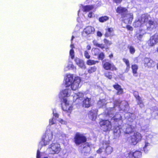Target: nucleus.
<instances>
[{
	"label": "nucleus",
	"instance_id": "f257e3e1",
	"mask_svg": "<svg viewBox=\"0 0 158 158\" xmlns=\"http://www.w3.org/2000/svg\"><path fill=\"white\" fill-rule=\"evenodd\" d=\"M81 81L80 78L78 77L73 78V74H69L66 75L65 79V85L66 87L71 86V89L73 90L78 89Z\"/></svg>",
	"mask_w": 158,
	"mask_h": 158
},
{
	"label": "nucleus",
	"instance_id": "f03ea898",
	"mask_svg": "<svg viewBox=\"0 0 158 158\" xmlns=\"http://www.w3.org/2000/svg\"><path fill=\"white\" fill-rule=\"evenodd\" d=\"M116 11L117 13L121 15V18L124 22L127 20V23L131 24L133 19V14L131 13H128L127 8L119 6L117 7Z\"/></svg>",
	"mask_w": 158,
	"mask_h": 158
},
{
	"label": "nucleus",
	"instance_id": "7ed1b4c3",
	"mask_svg": "<svg viewBox=\"0 0 158 158\" xmlns=\"http://www.w3.org/2000/svg\"><path fill=\"white\" fill-rule=\"evenodd\" d=\"M71 90L69 89H65L63 90L62 92V94L64 96L63 98V102L64 103L65 107H62V110L65 112L69 116L70 114L73 110V107L69 106V101H68L66 97L70 96Z\"/></svg>",
	"mask_w": 158,
	"mask_h": 158
},
{
	"label": "nucleus",
	"instance_id": "20e7f679",
	"mask_svg": "<svg viewBox=\"0 0 158 158\" xmlns=\"http://www.w3.org/2000/svg\"><path fill=\"white\" fill-rule=\"evenodd\" d=\"M87 141V138L83 134L77 132L74 136L73 142L77 146L82 145Z\"/></svg>",
	"mask_w": 158,
	"mask_h": 158
},
{
	"label": "nucleus",
	"instance_id": "39448f33",
	"mask_svg": "<svg viewBox=\"0 0 158 158\" xmlns=\"http://www.w3.org/2000/svg\"><path fill=\"white\" fill-rule=\"evenodd\" d=\"M100 127L104 132L110 131L112 128L111 122L108 119H101L99 122Z\"/></svg>",
	"mask_w": 158,
	"mask_h": 158
},
{
	"label": "nucleus",
	"instance_id": "423d86ee",
	"mask_svg": "<svg viewBox=\"0 0 158 158\" xmlns=\"http://www.w3.org/2000/svg\"><path fill=\"white\" fill-rule=\"evenodd\" d=\"M142 138V136L141 134L138 131H135L131 136V143L132 144L135 145L139 142L141 141Z\"/></svg>",
	"mask_w": 158,
	"mask_h": 158
},
{
	"label": "nucleus",
	"instance_id": "0eeeda50",
	"mask_svg": "<svg viewBox=\"0 0 158 158\" xmlns=\"http://www.w3.org/2000/svg\"><path fill=\"white\" fill-rule=\"evenodd\" d=\"M103 40L104 44H98L96 41H94L93 42L94 45V46L100 48L102 49H105L106 50L109 49V46L112 44V42L105 38Z\"/></svg>",
	"mask_w": 158,
	"mask_h": 158
},
{
	"label": "nucleus",
	"instance_id": "6e6552de",
	"mask_svg": "<svg viewBox=\"0 0 158 158\" xmlns=\"http://www.w3.org/2000/svg\"><path fill=\"white\" fill-rule=\"evenodd\" d=\"M124 158H141L142 153L139 151L133 152L131 151H127L124 154Z\"/></svg>",
	"mask_w": 158,
	"mask_h": 158
},
{
	"label": "nucleus",
	"instance_id": "1a4fd4ad",
	"mask_svg": "<svg viewBox=\"0 0 158 158\" xmlns=\"http://www.w3.org/2000/svg\"><path fill=\"white\" fill-rule=\"evenodd\" d=\"M158 43V34L156 33L151 36L146 44L149 47H152Z\"/></svg>",
	"mask_w": 158,
	"mask_h": 158
},
{
	"label": "nucleus",
	"instance_id": "9d476101",
	"mask_svg": "<svg viewBox=\"0 0 158 158\" xmlns=\"http://www.w3.org/2000/svg\"><path fill=\"white\" fill-rule=\"evenodd\" d=\"M102 67L106 70H111V71H117V68L113 64L111 63L109 61L106 60L102 61Z\"/></svg>",
	"mask_w": 158,
	"mask_h": 158
},
{
	"label": "nucleus",
	"instance_id": "9b49d317",
	"mask_svg": "<svg viewBox=\"0 0 158 158\" xmlns=\"http://www.w3.org/2000/svg\"><path fill=\"white\" fill-rule=\"evenodd\" d=\"M144 66L145 68H151L155 66V62L150 58L145 57L143 61Z\"/></svg>",
	"mask_w": 158,
	"mask_h": 158
},
{
	"label": "nucleus",
	"instance_id": "f8f14e48",
	"mask_svg": "<svg viewBox=\"0 0 158 158\" xmlns=\"http://www.w3.org/2000/svg\"><path fill=\"white\" fill-rule=\"evenodd\" d=\"M50 148L52 149V153L53 154H58L60 151V145L57 143H52Z\"/></svg>",
	"mask_w": 158,
	"mask_h": 158
},
{
	"label": "nucleus",
	"instance_id": "ddd939ff",
	"mask_svg": "<svg viewBox=\"0 0 158 158\" xmlns=\"http://www.w3.org/2000/svg\"><path fill=\"white\" fill-rule=\"evenodd\" d=\"M113 86L117 91L116 93L117 95H120L123 93V89L122 88L121 86L118 83H115L114 85H113Z\"/></svg>",
	"mask_w": 158,
	"mask_h": 158
},
{
	"label": "nucleus",
	"instance_id": "4468645a",
	"mask_svg": "<svg viewBox=\"0 0 158 158\" xmlns=\"http://www.w3.org/2000/svg\"><path fill=\"white\" fill-rule=\"evenodd\" d=\"M105 155H108L110 154L113 152L112 148L110 145H107V143L104 142Z\"/></svg>",
	"mask_w": 158,
	"mask_h": 158
},
{
	"label": "nucleus",
	"instance_id": "2eb2a0df",
	"mask_svg": "<svg viewBox=\"0 0 158 158\" xmlns=\"http://www.w3.org/2000/svg\"><path fill=\"white\" fill-rule=\"evenodd\" d=\"M133 95L137 101V104L139 105H143V102L141 98L139 96L138 92L135 91L134 92Z\"/></svg>",
	"mask_w": 158,
	"mask_h": 158
},
{
	"label": "nucleus",
	"instance_id": "dca6fc26",
	"mask_svg": "<svg viewBox=\"0 0 158 158\" xmlns=\"http://www.w3.org/2000/svg\"><path fill=\"white\" fill-rule=\"evenodd\" d=\"M135 127L131 125L128 124L124 131V132L126 134H131L135 131Z\"/></svg>",
	"mask_w": 158,
	"mask_h": 158
},
{
	"label": "nucleus",
	"instance_id": "f3484780",
	"mask_svg": "<svg viewBox=\"0 0 158 158\" xmlns=\"http://www.w3.org/2000/svg\"><path fill=\"white\" fill-rule=\"evenodd\" d=\"M94 30V27L91 26H88L84 29V32L87 35L93 33Z\"/></svg>",
	"mask_w": 158,
	"mask_h": 158
},
{
	"label": "nucleus",
	"instance_id": "a211bd4d",
	"mask_svg": "<svg viewBox=\"0 0 158 158\" xmlns=\"http://www.w3.org/2000/svg\"><path fill=\"white\" fill-rule=\"evenodd\" d=\"M155 23L154 21H152L151 19H150L148 22L146 23V25L147 27V29L148 30H150L151 29L153 28L152 26L153 27L155 26Z\"/></svg>",
	"mask_w": 158,
	"mask_h": 158
},
{
	"label": "nucleus",
	"instance_id": "6ab92c4d",
	"mask_svg": "<svg viewBox=\"0 0 158 158\" xmlns=\"http://www.w3.org/2000/svg\"><path fill=\"white\" fill-rule=\"evenodd\" d=\"M90 100V98H85L82 102L83 106L86 108L89 107L91 105Z\"/></svg>",
	"mask_w": 158,
	"mask_h": 158
},
{
	"label": "nucleus",
	"instance_id": "aec40b11",
	"mask_svg": "<svg viewBox=\"0 0 158 158\" xmlns=\"http://www.w3.org/2000/svg\"><path fill=\"white\" fill-rule=\"evenodd\" d=\"M122 60L126 65V68L125 70V72L127 73L130 69V64L129 60L128 59L125 58H123Z\"/></svg>",
	"mask_w": 158,
	"mask_h": 158
},
{
	"label": "nucleus",
	"instance_id": "412c9836",
	"mask_svg": "<svg viewBox=\"0 0 158 158\" xmlns=\"http://www.w3.org/2000/svg\"><path fill=\"white\" fill-rule=\"evenodd\" d=\"M131 68L132 70V73L133 75L137 76L136 75L137 74V70L138 69V66L136 64H132Z\"/></svg>",
	"mask_w": 158,
	"mask_h": 158
},
{
	"label": "nucleus",
	"instance_id": "4be33fe9",
	"mask_svg": "<svg viewBox=\"0 0 158 158\" xmlns=\"http://www.w3.org/2000/svg\"><path fill=\"white\" fill-rule=\"evenodd\" d=\"M94 110H92L88 113L89 117L93 121L96 118V115L95 113L94 112Z\"/></svg>",
	"mask_w": 158,
	"mask_h": 158
},
{
	"label": "nucleus",
	"instance_id": "5701e85b",
	"mask_svg": "<svg viewBox=\"0 0 158 158\" xmlns=\"http://www.w3.org/2000/svg\"><path fill=\"white\" fill-rule=\"evenodd\" d=\"M113 132L114 135L116 136H119L121 134V130L119 126L115 127L113 129Z\"/></svg>",
	"mask_w": 158,
	"mask_h": 158
},
{
	"label": "nucleus",
	"instance_id": "b1692460",
	"mask_svg": "<svg viewBox=\"0 0 158 158\" xmlns=\"http://www.w3.org/2000/svg\"><path fill=\"white\" fill-rule=\"evenodd\" d=\"M96 152L98 154H101L103 152L104 154L105 155L104 142L102 143V146L99 147L98 149L96 151Z\"/></svg>",
	"mask_w": 158,
	"mask_h": 158
},
{
	"label": "nucleus",
	"instance_id": "393cba45",
	"mask_svg": "<svg viewBox=\"0 0 158 158\" xmlns=\"http://www.w3.org/2000/svg\"><path fill=\"white\" fill-rule=\"evenodd\" d=\"M94 7L93 5H86L83 7V11L85 12H88L92 10L94 8Z\"/></svg>",
	"mask_w": 158,
	"mask_h": 158
},
{
	"label": "nucleus",
	"instance_id": "a878e982",
	"mask_svg": "<svg viewBox=\"0 0 158 158\" xmlns=\"http://www.w3.org/2000/svg\"><path fill=\"white\" fill-rule=\"evenodd\" d=\"M106 32L105 35L106 37H108L111 35V33L114 31V30L113 28L110 27L106 29Z\"/></svg>",
	"mask_w": 158,
	"mask_h": 158
},
{
	"label": "nucleus",
	"instance_id": "bb28decb",
	"mask_svg": "<svg viewBox=\"0 0 158 158\" xmlns=\"http://www.w3.org/2000/svg\"><path fill=\"white\" fill-rule=\"evenodd\" d=\"M143 35L144 34L141 33L140 32H136L135 34V36L136 37L138 40L141 41H142V39Z\"/></svg>",
	"mask_w": 158,
	"mask_h": 158
},
{
	"label": "nucleus",
	"instance_id": "cd10ccee",
	"mask_svg": "<svg viewBox=\"0 0 158 158\" xmlns=\"http://www.w3.org/2000/svg\"><path fill=\"white\" fill-rule=\"evenodd\" d=\"M97 105L100 108H102L104 106H105L106 104L105 103V100L103 99L100 100H99L97 102Z\"/></svg>",
	"mask_w": 158,
	"mask_h": 158
},
{
	"label": "nucleus",
	"instance_id": "c85d7f7f",
	"mask_svg": "<svg viewBox=\"0 0 158 158\" xmlns=\"http://www.w3.org/2000/svg\"><path fill=\"white\" fill-rule=\"evenodd\" d=\"M109 19V17L106 16H102L99 18L98 20L101 23H103Z\"/></svg>",
	"mask_w": 158,
	"mask_h": 158
},
{
	"label": "nucleus",
	"instance_id": "c756f323",
	"mask_svg": "<svg viewBox=\"0 0 158 158\" xmlns=\"http://www.w3.org/2000/svg\"><path fill=\"white\" fill-rule=\"evenodd\" d=\"M104 75L105 77L109 79H111L112 78V73L110 71H107L104 73Z\"/></svg>",
	"mask_w": 158,
	"mask_h": 158
},
{
	"label": "nucleus",
	"instance_id": "7c9ffc66",
	"mask_svg": "<svg viewBox=\"0 0 158 158\" xmlns=\"http://www.w3.org/2000/svg\"><path fill=\"white\" fill-rule=\"evenodd\" d=\"M46 138V135H44L42 138L41 141L44 143V146L46 145L49 144L50 140L48 141L46 140L45 139Z\"/></svg>",
	"mask_w": 158,
	"mask_h": 158
},
{
	"label": "nucleus",
	"instance_id": "2f4dec72",
	"mask_svg": "<svg viewBox=\"0 0 158 158\" xmlns=\"http://www.w3.org/2000/svg\"><path fill=\"white\" fill-rule=\"evenodd\" d=\"M127 48L129 49V52L131 54H133L135 53V50L133 46L128 45Z\"/></svg>",
	"mask_w": 158,
	"mask_h": 158
},
{
	"label": "nucleus",
	"instance_id": "473e14b6",
	"mask_svg": "<svg viewBox=\"0 0 158 158\" xmlns=\"http://www.w3.org/2000/svg\"><path fill=\"white\" fill-rule=\"evenodd\" d=\"M97 61H95L94 60H88L86 61V64L89 65H91L95 64L96 63H98Z\"/></svg>",
	"mask_w": 158,
	"mask_h": 158
},
{
	"label": "nucleus",
	"instance_id": "72a5a7b5",
	"mask_svg": "<svg viewBox=\"0 0 158 158\" xmlns=\"http://www.w3.org/2000/svg\"><path fill=\"white\" fill-rule=\"evenodd\" d=\"M97 69V67L95 66H94L91 67L89 69L88 72L89 73H92L96 71Z\"/></svg>",
	"mask_w": 158,
	"mask_h": 158
},
{
	"label": "nucleus",
	"instance_id": "f704fd0d",
	"mask_svg": "<svg viewBox=\"0 0 158 158\" xmlns=\"http://www.w3.org/2000/svg\"><path fill=\"white\" fill-rule=\"evenodd\" d=\"M77 96V99H79L80 100H82L84 97V94L82 93L78 92L76 94Z\"/></svg>",
	"mask_w": 158,
	"mask_h": 158
},
{
	"label": "nucleus",
	"instance_id": "c9c22d12",
	"mask_svg": "<svg viewBox=\"0 0 158 158\" xmlns=\"http://www.w3.org/2000/svg\"><path fill=\"white\" fill-rule=\"evenodd\" d=\"M105 55L103 52H100L98 55V58L99 60H102L104 58Z\"/></svg>",
	"mask_w": 158,
	"mask_h": 158
},
{
	"label": "nucleus",
	"instance_id": "e433bc0d",
	"mask_svg": "<svg viewBox=\"0 0 158 158\" xmlns=\"http://www.w3.org/2000/svg\"><path fill=\"white\" fill-rule=\"evenodd\" d=\"M142 19L143 20V21L144 23H147L149 20L148 16V15H145L142 18Z\"/></svg>",
	"mask_w": 158,
	"mask_h": 158
},
{
	"label": "nucleus",
	"instance_id": "4c0bfd02",
	"mask_svg": "<svg viewBox=\"0 0 158 158\" xmlns=\"http://www.w3.org/2000/svg\"><path fill=\"white\" fill-rule=\"evenodd\" d=\"M77 64L81 68L85 67L84 62L82 60H81Z\"/></svg>",
	"mask_w": 158,
	"mask_h": 158
},
{
	"label": "nucleus",
	"instance_id": "58836bf2",
	"mask_svg": "<svg viewBox=\"0 0 158 158\" xmlns=\"http://www.w3.org/2000/svg\"><path fill=\"white\" fill-rule=\"evenodd\" d=\"M69 55L71 56V59H73L74 58V52L72 48L69 51Z\"/></svg>",
	"mask_w": 158,
	"mask_h": 158
},
{
	"label": "nucleus",
	"instance_id": "ea45409f",
	"mask_svg": "<svg viewBox=\"0 0 158 158\" xmlns=\"http://www.w3.org/2000/svg\"><path fill=\"white\" fill-rule=\"evenodd\" d=\"M123 0H112L113 2L116 4H120Z\"/></svg>",
	"mask_w": 158,
	"mask_h": 158
},
{
	"label": "nucleus",
	"instance_id": "a19ab883",
	"mask_svg": "<svg viewBox=\"0 0 158 158\" xmlns=\"http://www.w3.org/2000/svg\"><path fill=\"white\" fill-rule=\"evenodd\" d=\"M84 54L86 58L88 59L90 58V56L89 55L88 52L87 51H86L85 52Z\"/></svg>",
	"mask_w": 158,
	"mask_h": 158
},
{
	"label": "nucleus",
	"instance_id": "79ce46f5",
	"mask_svg": "<svg viewBox=\"0 0 158 158\" xmlns=\"http://www.w3.org/2000/svg\"><path fill=\"white\" fill-rule=\"evenodd\" d=\"M126 27L128 31H132L133 30V27L129 25H127Z\"/></svg>",
	"mask_w": 158,
	"mask_h": 158
},
{
	"label": "nucleus",
	"instance_id": "37998d69",
	"mask_svg": "<svg viewBox=\"0 0 158 158\" xmlns=\"http://www.w3.org/2000/svg\"><path fill=\"white\" fill-rule=\"evenodd\" d=\"M55 123L54 120V118H53L52 119L49 120V124L51 125H52Z\"/></svg>",
	"mask_w": 158,
	"mask_h": 158
},
{
	"label": "nucleus",
	"instance_id": "c03bdc74",
	"mask_svg": "<svg viewBox=\"0 0 158 158\" xmlns=\"http://www.w3.org/2000/svg\"><path fill=\"white\" fill-rule=\"evenodd\" d=\"M40 152L39 150H37L36 154V158H40Z\"/></svg>",
	"mask_w": 158,
	"mask_h": 158
},
{
	"label": "nucleus",
	"instance_id": "a18cd8bd",
	"mask_svg": "<svg viewBox=\"0 0 158 158\" xmlns=\"http://www.w3.org/2000/svg\"><path fill=\"white\" fill-rule=\"evenodd\" d=\"M81 60L77 57H76L74 61L76 63V64H77Z\"/></svg>",
	"mask_w": 158,
	"mask_h": 158
},
{
	"label": "nucleus",
	"instance_id": "49530a36",
	"mask_svg": "<svg viewBox=\"0 0 158 158\" xmlns=\"http://www.w3.org/2000/svg\"><path fill=\"white\" fill-rule=\"evenodd\" d=\"M97 35L99 37H101L102 35V33L100 31H98L97 32Z\"/></svg>",
	"mask_w": 158,
	"mask_h": 158
},
{
	"label": "nucleus",
	"instance_id": "de8ad7c7",
	"mask_svg": "<svg viewBox=\"0 0 158 158\" xmlns=\"http://www.w3.org/2000/svg\"><path fill=\"white\" fill-rule=\"evenodd\" d=\"M88 17L89 18H92V12H90L89 13L88 15Z\"/></svg>",
	"mask_w": 158,
	"mask_h": 158
},
{
	"label": "nucleus",
	"instance_id": "09e8293b",
	"mask_svg": "<svg viewBox=\"0 0 158 158\" xmlns=\"http://www.w3.org/2000/svg\"><path fill=\"white\" fill-rule=\"evenodd\" d=\"M53 115L55 117L57 118H58V117H59V115L57 113H53Z\"/></svg>",
	"mask_w": 158,
	"mask_h": 158
},
{
	"label": "nucleus",
	"instance_id": "8fccbe9b",
	"mask_svg": "<svg viewBox=\"0 0 158 158\" xmlns=\"http://www.w3.org/2000/svg\"><path fill=\"white\" fill-rule=\"evenodd\" d=\"M87 49L88 50H89L91 49V47L90 45H88L86 47Z\"/></svg>",
	"mask_w": 158,
	"mask_h": 158
},
{
	"label": "nucleus",
	"instance_id": "3c124183",
	"mask_svg": "<svg viewBox=\"0 0 158 158\" xmlns=\"http://www.w3.org/2000/svg\"><path fill=\"white\" fill-rule=\"evenodd\" d=\"M113 120L115 121L118 122L119 120V119L118 118H114Z\"/></svg>",
	"mask_w": 158,
	"mask_h": 158
},
{
	"label": "nucleus",
	"instance_id": "603ef678",
	"mask_svg": "<svg viewBox=\"0 0 158 158\" xmlns=\"http://www.w3.org/2000/svg\"><path fill=\"white\" fill-rule=\"evenodd\" d=\"M113 56V55L112 53L110 54L109 55V57L110 58H112Z\"/></svg>",
	"mask_w": 158,
	"mask_h": 158
},
{
	"label": "nucleus",
	"instance_id": "864d4df0",
	"mask_svg": "<svg viewBox=\"0 0 158 158\" xmlns=\"http://www.w3.org/2000/svg\"><path fill=\"white\" fill-rule=\"evenodd\" d=\"M70 47L73 48H74V45L73 44H71L70 45Z\"/></svg>",
	"mask_w": 158,
	"mask_h": 158
},
{
	"label": "nucleus",
	"instance_id": "5fc2aeb1",
	"mask_svg": "<svg viewBox=\"0 0 158 158\" xmlns=\"http://www.w3.org/2000/svg\"><path fill=\"white\" fill-rule=\"evenodd\" d=\"M74 38V36L73 35L72 37L71 40L72 41L73 40V39Z\"/></svg>",
	"mask_w": 158,
	"mask_h": 158
},
{
	"label": "nucleus",
	"instance_id": "6e6d98bb",
	"mask_svg": "<svg viewBox=\"0 0 158 158\" xmlns=\"http://www.w3.org/2000/svg\"><path fill=\"white\" fill-rule=\"evenodd\" d=\"M157 68L158 69V63L157 64Z\"/></svg>",
	"mask_w": 158,
	"mask_h": 158
},
{
	"label": "nucleus",
	"instance_id": "4d7b16f0",
	"mask_svg": "<svg viewBox=\"0 0 158 158\" xmlns=\"http://www.w3.org/2000/svg\"><path fill=\"white\" fill-rule=\"evenodd\" d=\"M156 51L158 53V47H157V49H156Z\"/></svg>",
	"mask_w": 158,
	"mask_h": 158
},
{
	"label": "nucleus",
	"instance_id": "13d9d810",
	"mask_svg": "<svg viewBox=\"0 0 158 158\" xmlns=\"http://www.w3.org/2000/svg\"><path fill=\"white\" fill-rule=\"evenodd\" d=\"M85 147H83V149H84V148H85Z\"/></svg>",
	"mask_w": 158,
	"mask_h": 158
},
{
	"label": "nucleus",
	"instance_id": "bf43d9fd",
	"mask_svg": "<svg viewBox=\"0 0 158 158\" xmlns=\"http://www.w3.org/2000/svg\"><path fill=\"white\" fill-rule=\"evenodd\" d=\"M102 158H106L105 157H102Z\"/></svg>",
	"mask_w": 158,
	"mask_h": 158
}]
</instances>
